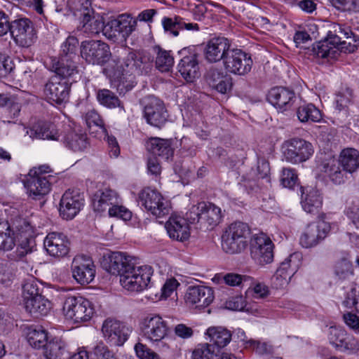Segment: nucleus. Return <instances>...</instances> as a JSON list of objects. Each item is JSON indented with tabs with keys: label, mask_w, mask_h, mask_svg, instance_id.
<instances>
[{
	"label": "nucleus",
	"mask_w": 359,
	"mask_h": 359,
	"mask_svg": "<svg viewBox=\"0 0 359 359\" xmlns=\"http://www.w3.org/2000/svg\"><path fill=\"white\" fill-rule=\"evenodd\" d=\"M109 270L111 273H117L119 276V282L123 288L133 292L145 290L153 274L150 266H138L134 257L121 252H114L111 254Z\"/></svg>",
	"instance_id": "nucleus-1"
},
{
	"label": "nucleus",
	"mask_w": 359,
	"mask_h": 359,
	"mask_svg": "<svg viewBox=\"0 0 359 359\" xmlns=\"http://www.w3.org/2000/svg\"><path fill=\"white\" fill-rule=\"evenodd\" d=\"M358 37L348 26L334 24L327 37L313 45L310 55L322 59H335L341 52L353 53L358 47Z\"/></svg>",
	"instance_id": "nucleus-2"
},
{
	"label": "nucleus",
	"mask_w": 359,
	"mask_h": 359,
	"mask_svg": "<svg viewBox=\"0 0 359 359\" xmlns=\"http://www.w3.org/2000/svg\"><path fill=\"white\" fill-rule=\"evenodd\" d=\"M93 208L95 212H108L109 217H116L125 221L131 218L132 214L122 205L121 198L118 194L110 189L97 190L92 198Z\"/></svg>",
	"instance_id": "nucleus-3"
},
{
	"label": "nucleus",
	"mask_w": 359,
	"mask_h": 359,
	"mask_svg": "<svg viewBox=\"0 0 359 359\" xmlns=\"http://www.w3.org/2000/svg\"><path fill=\"white\" fill-rule=\"evenodd\" d=\"M189 222L203 231L212 230L222 221V213L219 207L211 203L200 202L192 205L187 212Z\"/></svg>",
	"instance_id": "nucleus-4"
},
{
	"label": "nucleus",
	"mask_w": 359,
	"mask_h": 359,
	"mask_svg": "<svg viewBox=\"0 0 359 359\" xmlns=\"http://www.w3.org/2000/svg\"><path fill=\"white\" fill-rule=\"evenodd\" d=\"M250 229L247 224L236 222L230 224L222 236V248L229 254L239 253L246 245V238Z\"/></svg>",
	"instance_id": "nucleus-5"
},
{
	"label": "nucleus",
	"mask_w": 359,
	"mask_h": 359,
	"mask_svg": "<svg viewBox=\"0 0 359 359\" xmlns=\"http://www.w3.org/2000/svg\"><path fill=\"white\" fill-rule=\"evenodd\" d=\"M142 57L135 52H128L122 58L118 65L121 73L118 85L120 90L128 91L135 86L136 76L141 75L142 73Z\"/></svg>",
	"instance_id": "nucleus-6"
},
{
	"label": "nucleus",
	"mask_w": 359,
	"mask_h": 359,
	"mask_svg": "<svg viewBox=\"0 0 359 359\" xmlns=\"http://www.w3.org/2000/svg\"><path fill=\"white\" fill-rule=\"evenodd\" d=\"M62 311L66 318L76 323L90 320L95 313L93 304L88 299L81 296L66 297Z\"/></svg>",
	"instance_id": "nucleus-7"
},
{
	"label": "nucleus",
	"mask_w": 359,
	"mask_h": 359,
	"mask_svg": "<svg viewBox=\"0 0 359 359\" xmlns=\"http://www.w3.org/2000/svg\"><path fill=\"white\" fill-rule=\"evenodd\" d=\"M281 150L283 158L292 164L306 161L314 152L311 143L297 137L285 140L281 146Z\"/></svg>",
	"instance_id": "nucleus-8"
},
{
	"label": "nucleus",
	"mask_w": 359,
	"mask_h": 359,
	"mask_svg": "<svg viewBox=\"0 0 359 359\" xmlns=\"http://www.w3.org/2000/svg\"><path fill=\"white\" fill-rule=\"evenodd\" d=\"M139 200L141 205L156 217H165L170 212V202L156 190L144 189L139 194Z\"/></svg>",
	"instance_id": "nucleus-9"
},
{
	"label": "nucleus",
	"mask_w": 359,
	"mask_h": 359,
	"mask_svg": "<svg viewBox=\"0 0 359 359\" xmlns=\"http://www.w3.org/2000/svg\"><path fill=\"white\" fill-rule=\"evenodd\" d=\"M133 327L116 318H108L102 323V332L104 339L111 345L121 346L128 339Z\"/></svg>",
	"instance_id": "nucleus-10"
},
{
	"label": "nucleus",
	"mask_w": 359,
	"mask_h": 359,
	"mask_svg": "<svg viewBox=\"0 0 359 359\" xmlns=\"http://www.w3.org/2000/svg\"><path fill=\"white\" fill-rule=\"evenodd\" d=\"M137 20L130 15L122 14L117 18L104 23L103 34L114 41L118 40L125 41L135 30Z\"/></svg>",
	"instance_id": "nucleus-11"
},
{
	"label": "nucleus",
	"mask_w": 359,
	"mask_h": 359,
	"mask_svg": "<svg viewBox=\"0 0 359 359\" xmlns=\"http://www.w3.org/2000/svg\"><path fill=\"white\" fill-rule=\"evenodd\" d=\"M140 329L143 337L152 343L162 341L168 336V323L158 314H149L141 321Z\"/></svg>",
	"instance_id": "nucleus-12"
},
{
	"label": "nucleus",
	"mask_w": 359,
	"mask_h": 359,
	"mask_svg": "<svg viewBox=\"0 0 359 359\" xmlns=\"http://www.w3.org/2000/svg\"><path fill=\"white\" fill-rule=\"evenodd\" d=\"M80 52L82 58L92 65H104L111 56L109 46L100 40L82 41Z\"/></svg>",
	"instance_id": "nucleus-13"
},
{
	"label": "nucleus",
	"mask_w": 359,
	"mask_h": 359,
	"mask_svg": "<svg viewBox=\"0 0 359 359\" xmlns=\"http://www.w3.org/2000/svg\"><path fill=\"white\" fill-rule=\"evenodd\" d=\"M252 64L250 55L239 48H230L223 61L224 67L227 72L239 76L248 74Z\"/></svg>",
	"instance_id": "nucleus-14"
},
{
	"label": "nucleus",
	"mask_w": 359,
	"mask_h": 359,
	"mask_svg": "<svg viewBox=\"0 0 359 359\" xmlns=\"http://www.w3.org/2000/svg\"><path fill=\"white\" fill-rule=\"evenodd\" d=\"M250 256L259 265L270 264L273 260V244L264 233L255 234L250 243Z\"/></svg>",
	"instance_id": "nucleus-15"
},
{
	"label": "nucleus",
	"mask_w": 359,
	"mask_h": 359,
	"mask_svg": "<svg viewBox=\"0 0 359 359\" xmlns=\"http://www.w3.org/2000/svg\"><path fill=\"white\" fill-rule=\"evenodd\" d=\"M10 33L15 43L21 47L31 46L37 39L34 23L26 18L12 21Z\"/></svg>",
	"instance_id": "nucleus-16"
},
{
	"label": "nucleus",
	"mask_w": 359,
	"mask_h": 359,
	"mask_svg": "<svg viewBox=\"0 0 359 359\" xmlns=\"http://www.w3.org/2000/svg\"><path fill=\"white\" fill-rule=\"evenodd\" d=\"M144 117L152 126L161 128L168 121L165 104L158 97L149 95L144 99Z\"/></svg>",
	"instance_id": "nucleus-17"
},
{
	"label": "nucleus",
	"mask_w": 359,
	"mask_h": 359,
	"mask_svg": "<svg viewBox=\"0 0 359 359\" xmlns=\"http://www.w3.org/2000/svg\"><path fill=\"white\" fill-rule=\"evenodd\" d=\"M302 256L299 252H294L287 257L280 265L272 278L273 285L276 288L287 285L291 278L301 266Z\"/></svg>",
	"instance_id": "nucleus-18"
},
{
	"label": "nucleus",
	"mask_w": 359,
	"mask_h": 359,
	"mask_svg": "<svg viewBox=\"0 0 359 359\" xmlns=\"http://www.w3.org/2000/svg\"><path fill=\"white\" fill-rule=\"evenodd\" d=\"M179 53L182 56L177 69L188 82H193L199 76L198 53L194 47L184 48Z\"/></svg>",
	"instance_id": "nucleus-19"
},
{
	"label": "nucleus",
	"mask_w": 359,
	"mask_h": 359,
	"mask_svg": "<svg viewBox=\"0 0 359 359\" xmlns=\"http://www.w3.org/2000/svg\"><path fill=\"white\" fill-rule=\"evenodd\" d=\"M331 230V224L325 220L311 223L302 232L299 243L303 248H309L316 246L323 241Z\"/></svg>",
	"instance_id": "nucleus-20"
},
{
	"label": "nucleus",
	"mask_w": 359,
	"mask_h": 359,
	"mask_svg": "<svg viewBox=\"0 0 359 359\" xmlns=\"http://www.w3.org/2000/svg\"><path fill=\"white\" fill-rule=\"evenodd\" d=\"M73 278L81 285L91 283L95 276V266L90 257L86 255L76 256L72 263Z\"/></svg>",
	"instance_id": "nucleus-21"
},
{
	"label": "nucleus",
	"mask_w": 359,
	"mask_h": 359,
	"mask_svg": "<svg viewBox=\"0 0 359 359\" xmlns=\"http://www.w3.org/2000/svg\"><path fill=\"white\" fill-rule=\"evenodd\" d=\"M84 205V196L78 190L69 189L62 196L60 203V214L63 219H72Z\"/></svg>",
	"instance_id": "nucleus-22"
},
{
	"label": "nucleus",
	"mask_w": 359,
	"mask_h": 359,
	"mask_svg": "<svg viewBox=\"0 0 359 359\" xmlns=\"http://www.w3.org/2000/svg\"><path fill=\"white\" fill-rule=\"evenodd\" d=\"M72 81H62L60 76H52L44 86V94L50 102L56 104L67 102Z\"/></svg>",
	"instance_id": "nucleus-23"
},
{
	"label": "nucleus",
	"mask_w": 359,
	"mask_h": 359,
	"mask_svg": "<svg viewBox=\"0 0 359 359\" xmlns=\"http://www.w3.org/2000/svg\"><path fill=\"white\" fill-rule=\"evenodd\" d=\"M231 48V43L225 37H214L210 39L204 48L205 59L210 63L224 60L227 52Z\"/></svg>",
	"instance_id": "nucleus-24"
},
{
	"label": "nucleus",
	"mask_w": 359,
	"mask_h": 359,
	"mask_svg": "<svg viewBox=\"0 0 359 359\" xmlns=\"http://www.w3.org/2000/svg\"><path fill=\"white\" fill-rule=\"evenodd\" d=\"M214 292L210 287L203 285L190 286L185 294V302L196 308H205L209 306L214 299Z\"/></svg>",
	"instance_id": "nucleus-25"
},
{
	"label": "nucleus",
	"mask_w": 359,
	"mask_h": 359,
	"mask_svg": "<svg viewBox=\"0 0 359 359\" xmlns=\"http://www.w3.org/2000/svg\"><path fill=\"white\" fill-rule=\"evenodd\" d=\"M54 180L53 175L36 177L29 175L24 184L28 196L34 200H39L47 195Z\"/></svg>",
	"instance_id": "nucleus-26"
},
{
	"label": "nucleus",
	"mask_w": 359,
	"mask_h": 359,
	"mask_svg": "<svg viewBox=\"0 0 359 359\" xmlns=\"http://www.w3.org/2000/svg\"><path fill=\"white\" fill-rule=\"evenodd\" d=\"M46 252L53 257H63L69 251V242L67 237L60 232L48 233L43 242Z\"/></svg>",
	"instance_id": "nucleus-27"
},
{
	"label": "nucleus",
	"mask_w": 359,
	"mask_h": 359,
	"mask_svg": "<svg viewBox=\"0 0 359 359\" xmlns=\"http://www.w3.org/2000/svg\"><path fill=\"white\" fill-rule=\"evenodd\" d=\"M329 341L337 350L356 353L359 351L358 343L353 338L347 337L346 332L335 327H331L329 332Z\"/></svg>",
	"instance_id": "nucleus-28"
},
{
	"label": "nucleus",
	"mask_w": 359,
	"mask_h": 359,
	"mask_svg": "<svg viewBox=\"0 0 359 359\" xmlns=\"http://www.w3.org/2000/svg\"><path fill=\"white\" fill-rule=\"evenodd\" d=\"M188 222L187 217L184 218L177 215L171 216L165 225L169 237L180 242L189 240L191 232Z\"/></svg>",
	"instance_id": "nucleus-29"
},
{
	"label": "nucleus",
	"mask_w": 359,
	"mask_h": 359,
	"mask_svg": "<svg viewBox=\"0 0 359 359\" xmlns=\"http://www.w3.org/2000/svg\"><path fill=\"white\" fill-rule=\"evenodd\" d=\"M84 119L88 127L97 126L106 133V141L109 147V153L111 157L116 158L120 154V148L115 137L109 135L104 127V122L100 114L95 109L89 110L84 116Z\"/></svg>",
	"instance_id": "nucleus-30"
},
{
	"label": "nucleus",
	"mask_w": 359,
	"mask_h": 359,
	"mask_svg": "<svg viewBox=\"0 0 359 359\" xmlns=\"http://www.w3.org/2000/svg\"><path fill=\"white\" fill-rule=\"evenodd\" d=\"M205 79L210 88L222 94L230 91L232 87L231 78L222 69L216 67H212L208 70Z\"/></svg>",
	"instance_id": "nucleus-31"
},
{
	"label": "nucleus",
	"mask_w": 359,
	"mask_h": 359,
	"mask_svg": "<svg viewBox=\"0 0 359 359\" xmlns=\"http://www.w3.org/2000/svg\"><path fill=\"white\" fill-rule=\"evenodd\" d=\"M294 99V93L284 87L271 88L267 96L269 102L280 111H286L290 109Z\"/></svg>",
	"instance_id": "nucleus-32"
},
{
	"label": "nucleus",
	"mask_w": 359,
	"mask_h": 359,
	"mask_svg": "<svg viewBox=\"0 0 359 359\" xmlns=\"http://www.w3.org/2000/svg\"><path fill=\"white\" fill-rule=\"evenodd\" d=\"M79 20L76 30L82 34L90 36L98 34L100 32H103V19L99 15H95L94 11L93 13L84 14Z\"/></svg>",
	"instance_id": "nucleus-33"
},
{
	"label": "nucleus",
	"mask_w": 359,
	"mask_h": 359,
	"mask_svg": "<svg viewBox=\"0 0 359 359\" xmlns=\"http://www.w3.org/2000/svg\"><path fill=\"white\" fill-rule=\"evenodd\" d=\"M300 190L302 193L301 204L303 210L309 214H318L323 205V197L319 191L303 187H300Z\"/></svg>",
	"instance_id": "nucleus-34"
},
{
	"label": "nucleus",
	"mask_w": 359,
	"mask_h": 359,
	"mask_svg": "<svg viewBox=\"0 0 359 359\" xmlns=\"http://www.w3.org/2000/svg\"><path fill=\"white\" fill-rule=\"evenodd\" d=\"M52 70L55 72L54 76H60L62 81H70L75 82V76L78 70L75 62L72 58L60 57L58 60H53Z\"/></svg>",
	"instance_id": "nucleus-35"
},
{
	"label": "nucleus",
	"mask_w": 359,
	"mask_h": 359,
	"mask_svg": "<svg viewBox=\"0 0 359 359\" xmlns=\"http://www.w3.org/2000/svg\"><path fill=\"white\" fill-rule=\"evenodd\" d=\"M146 147L149 152L164 160H168L173 155V149L170 140L151 137L147 140Z\"/></svg>",
	"instance_id": "nucleus-36"
},
{
	"label": "nucleus",
	"mask_w": 359,
	"mask_h": 359,
	"mask_svg": "<svg viewBox=\"0 0 359 359\" xmlns=\"http://www.w3.org/2000/svg\"><path fill=\"white\" fill-rule=\"evenodd\" d=\"M205 335L208 336L210 344H212L219 352V349L224 348L231 340V333L226 328L221 326H212L206 330Z\"/></svg>",
	"instance_id": "nucleus-37"
},
{
	"label": "nucleus",
	"mask_w": 359,
	"mask_h": 359,
	"mask_svg": "<svg viewBox=\"0 0 359 359\" xmlns=\"http://www.w3.org/2000/svg\"><path fill=\"white\" fill-rule=\"evenodd\" d=\"M27 134L33 139L58 140L60 137L55 126L46 122H39L35 124L27 131Z\"/></svg>",
	"instance_id": "nucleus-38"
},
{
	"label": "nucleus",
	"mask_w": 359,
	"mask_h": 359,
	"mask_svg": "<svg viewBox=\"0 0 359 359\" xmlns=\"http://www.w3.org/2000/svg\"><path fill=\"white\" fill-rule=\"evenodd\" d=\"M69 359H118L108 347L102 342L97 344L89 356L86 350H79L76 353L73 354Z\"/></svg>",
	"instance_id": "nucleus-39"
},
{
	"label": "nucleus",
	"mask_w": 359,
	"mask_h": 359,
	"mask_svg": "<svg viewBox=\"0 0 359 359\" xmlns=\"http://www.w3.org/2000/svg\"><path fill=\"white\" fill-rule=\"evenodd\" d=\"M339 160L345 172L352 173L359 168V151L355 149H343Z\"/></svg>",
	"instance_id": "nucleus-40"
},
{
	"label": "nucleus",
	"mask_w": 359,
	"mask_h": 359,
	"mask_svg": "<svg viewBox=\"0 0 359 359\" xmlns=\"http://www.w3.org/2000/svg\"><path fill=\"white\" fill-rule=\"evenodd\" d=\"M24 305L27 311L36 317L46 316L50 309V302L41 294L27 300Z\"/></svg>",
	"instance_id": "nucleus-41"
},
{
	"label": "nucleus",
	"mask_w": 359,
	"mask_h": 359,
	"mask_svg": "<svg viewBox=\"0 0 359 359\" xmlns=\"http://www.w3.org/2000/svg\"><path fill=\"white\" fill-rule=\"evenodd\" d=\"M64 142L67 147L74 151H81L88 145L87 135L79 130L71 131L66 135Z\"/></svg>",
	"instance_id": "nucleus-42"
},
{
	"label": "nucleus",
	"mask_w": 359,
	"mask_h": 359,
	"mask_svg": "<svg viewBox=\"0 0 359 359\" xmlns=\"http://www.w3.org/2000/svg\"><path fill=\"white\" fill-rule=\"evenodd\" d=\"M43 349L46 359H63L67 352L66 344L60 338L49 341Z\"/></svg>",
	"instance_id": "nucleus-43"
},
{
	"label": "nucleus",
	"mask_w": 359,
	"mask_h": 359,
	"mask_svg": "<svg viewBox=\"0 0 359 359\" xmlns=\"http://www.w3.org/2000/svg\"><path fill=\"white\" fill-rule=\"evenodd\" d=\"M340 165L339 160L334 158L327 160L323 165V171L334 184H339L344 181V171Z\"/></svg>",
	"instance_id": "nucleus-44"
},
{
	"label": "nucleus",
	"mask_w": 359,
	"mask_h": 359,
	"mask_svg": "<svg viewBox=\"0 0 359 359\" xmlns=\"http://www.w3.org/2000/svg\"><path fill=\"white\" fill-rule=\"evenodd\" d=\"M96 98L97 102L102 106L114 109L118 107L121 110L125 111L124 107L118 97V96L109 89H99L96 92Z\"/></svg>",
	"instance_id": "nucleus-45"
},
{
	"label": "nucleus",
	"mask_w": 359,
	"mask_h": 359,
	"mask_svg": "<svg viewBox=\"0 0 359 359\" xmlns=\"http://www.w3.org/2000/svg\"><path fill=\"white\" fill-rule=\"evenodd\" d=\"M297 116L302 123L320 122L322 119L320 111L311 103L300 105L297 109Z\"/></svg>",
	"instance_id": "nucleus-46"
},
{
	"label": "nucleus",
	"mask_w": 359,
	"mask_h": 359,
	"mask_svg": "<svg viewBox=\"0 0 359 359\" xmlns=\"http://www.w3.org/2000/svg\"><path fill=\"white\" fill-rule=\"evenodd\" d=\"M156 52L155 61L156 67L161 72H168L172 68L174 65V58L170 52L163 50L159 46L154 48Z\"/></svg>",
	"instance_id": "nucleus-47"
},
{
	"label": "nucleus",
	"mask_w": 359,
	"mask_h": 359,
	"mask_svg": "<svg viewBox=\"0 0 359 359\" xmlns=\"http://www.w3.org/2000/svg\"><path fill=\"white\" fill-rule=\"evenodd\" d=\"M15 246L14 232L8 222H0V250L8 251Z\"/></svg>",
	"instance_id": "nucleus-48"
},
{
	"label": "nucleus",
	"mask_w": 359,
	"mask_h": 359,
	"mask_svg": "<svg viewBox=\"0 0 359 359\" xmlns=\"http://www.w3.org/2000/svg\"><path fill=\"white\" fill-rule=\"evenodd\" d=\"M27 338L29 345L34 348H43L48 343V333L41 327L30 329Z\"/></svg>",
	"instance_id": "nucleus-49"
},
{
	"label": "nucleus",
	"mask_w": 359,
	"mask_h": 359,
	"mask_svg": "<svg viewBox=\"0 0 359 359\" xmlns=\"http://www.w3.org/2000/svg\"><path fill=\"white\" fill-rule=\"evenodd\" d=\"M67 6L78 19L84 16V14L93 13V11L90 0H68Z\"/></svg>",
	"instance_id": "nucleus-50"
},
{
	"label": "nucleus",
	"mask_w": 359,
	"mask_h": 359,
	"mask_svg": "<svg viewBox=\"0 0 359 359\" xmlns=\"http://www.w3.org/2000/svg\"><path fill=\"white\" fill-rule=\"evenodd\" d=\"M218 352L212 344L209 343L199 344L192 351V359H213Z\"/></svg>",
	"instance_id": "nucleus-51"
},
{
	"label": "nucleus",
	"mask_w": 359,
	"mask_h": 359,
	"mask_svg": "<svg viewBox=\"0 0 359 359\" xmlns=\"http://www.w3.org/2000/svg\"><path fill=\"white\" fill-rule=\"evenodd\" d=\"M334 273L341 280L349 278L353 274V266L348 259H341L334 266Z\"/></svg>",
	"instance_id": "nucleus-52"
},
{
	"label": "nucleus",
	"mask_w": 359,
	"mask_h": 359,
	"mask_svg": "<svg viewBox=\"0 0 359 359\" xmlns=\"http://www.w3.org/2000/svg\"><path fill=\"white\" fill-rule=\"evenodd\" d=\"M79 45V41L76 37L69 36L61 46V56L72 58L76 57V51Z\"/></svg>",
	"instance_id": "nucleus-53"
},
{
	"label": "nucleus",
	"mask_w": 359,
	"mask_h": 359,
	"mask_svg": "<svg viewBox=\"0 0 359 359\" xmlns=\"http://www.w3.org/2000/svg\"><path fill=\"white\" fill-rule=\"evenodd\" d=\"M39 284L34 278L25 281L22 286V298L24 304L27 300L39 295Z\"/></svg>",
	"instance_id": "nucleus-54"
},
{
	"label": "nucleus",
	"mask_w": 359,
	"mask_h": 359,
	"mask_svg": "<svg viewBox=\"0 0 359 359\" xmlns=\"http://www.w3.org/2000/svg\"><path fill=\"white\" fill-rule=\"evenodd\" d=\"M161 22L165 32H170L174 36L179 35V31L181 30V17H164Z\"/></svg>",
	"instance_id": "nucleus-55"
},
{
	"label": "nucleus",
	"mask_w": 359,
	"mask_h": 359,
	"mask_svg": "<svg viewBox=\"0 0 359 359\" xmlns=\"http://www.w3.org/2000/svg\"><path fill=\"white\" fill-rule=\"evenodd\" d=\"M298 177L293 168H283L280 177L282 185L288 189H293L297 184Z\"/></svg>",
	"instance_id": "nucleus-56"
},
{
	"label": "nucleus",
	"mask_w": 359,
	"mask_h": 359,
	"mask_svg": "<svg viewBox=\"0 0 359 359\" xmlns=\"http://www.w3.org/2000/svg\"><path fill=\"white\" fill-rule=\"evenodd\" d=\"M32 252V247L30 246V240L26 238L22 241L17 247L16 250L10 254L9 258L13 261H19L23 259L27 255Z\"/></svg>",
	"instance_id": "nucleus-57"
},
{
	"label": "nucleus",
	"mask_w": 359,
	"mask_h": 359,
	"mask_svg": "<svg viewBox=\"0 0 359 359\" xmlns=\"http://www.w3.org/2000/svg\"><path fill=\"white\" fill-rule=\"evenodd\" d=\"M244 279V276L234 273H229L226 274H216L213 278V280H224V282L230 286L239 285Z\"/></svg>",
	"instance_id": "nucleus-58"
},
{
	"label": "nucleus",
	"mask_w": 359,
	"mask_h": 359,
	"mask_svg": "<svg viewBox=\"0 0 359 359\" xmlns=\"http://www.w3.org/2000/svg\"><path fill=\"white\" fill-rule=\"evenodd\" d=\"M247 347L252 348L259 355L269 353L272 351L271 346L266 342L254 339H249V341H247Z\"/></svg>",
	"instance_id": "nucleus-59"
},
{
	"label": "nucleus",
	"mask_w": 359,
	"mask_h": 359,
	"mask_svg": "<svg viewBox=\"0 0 359 359\" xmlns=\"http://www.w3.org/2000/svg\"><path fill=\"white\" fill-rule=\"evenodd\" d=\"M346 212L353 225L359 229V199L353 201L346 208Z\"/></svg>",
	"instance_id": "nucleus-60"
},
{
	"label": "nucleus",
	"mask_w": 359,
	"mask_h": 359,
	"mask_svg": "<svg viewBox=\"0 0 359 359\" xmlns=\"http://www.w3.org/2000/svg\"><path fill=\"white\" fill-rule=\"evenodd\" d=\"M344 304L346 307L353 309L359 313V290L353 288L347 292Z\"/></svg>",
	"instance_id": "nucleus-61"
},
{
	"label": "nucleus",
	"mask_w": 359,
	"mask_h": 359,
	"mask_svg": "<svg viewBox=\"0 0 359 359\" xmlns=\"http://www.w3.org/2000/svg\"><path fill=\"white\" fill-rule=\"evenodd\" d=\"M135 351L138 358L140 359H155L158 355L149 348L147 345L140 342L135 346Z\"/></svg>",
	"instance_id": "nucleus-62"
},
{
	"label": "nucleus",
	"mask_w": 359,
	"mask_h": 359,
	"mask_svg": "<svg viewBox=\"0 0 359 359\" xmlns=\"http://www.w3.org/2000/svg\"><path fill=\"white\" fill-rule=\"evenodd\" d=\"M336 109L339 112L342 111L344 115H347V107L351 102L349 96L343 94H337L335 98Z\"/></svg>",
	"instance_id": "nucleus-63"
},
{
	"label": "nucleus",
	"mask_w": 359,
	"mask_h": 359,
	"mask_svg": "<svg viewBox=\"0 0 359 359\" xmlns=\"http://www.w3.org/2000/svg\"><path fill=\"white\" fill-rule=\"evenodd\" d=\"M179 283L175 278L168 280L161 288V297H169L179 285Z\"/></svg>",
	"instance_id": "nucleus-64"
}]
</instances>
